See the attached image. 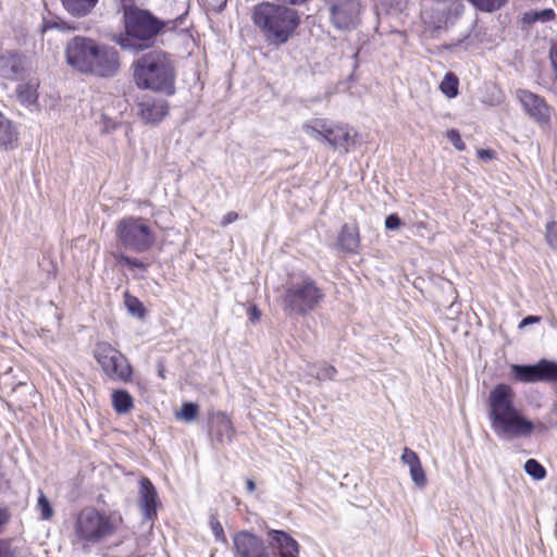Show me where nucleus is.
<instances>
[{
  "label": "nucleus",
  "mask_w": 557,
  "mask_h": 557,
  "mask_svg": "<svg viewBox=\"0 0 557 557\" xmlns=\"http://www.w3.org/2000/svg\"><path fill=\"white\" fill-rule=\"evenodd\" d=\"M268 535L272 546L278 550L280 557H298V543L288 533L270 530Z\"/></svg>",
  "instance_id": "nucleus-18"
},
{
  "label": "nucleus",
  "mask_w": 557,
  "mask_h": 557,
  "mask_svg": "<svg viewBox=\"0 0 557 557\" xmlns=\"http://www.w3.org/2000/svg\"><path fill=\"white\" fill-rule=\"evenodd\" d=\"M336 370L332 366H324L320 368L317 377L318 379H331L335 374Z\"/></svg>",
  "instance_id": "nucleus-41"
},
{
  "label": "nucleus",
  "mask_w": 557,
  "mask_h": 557,
  "mask_svg": "<svg viewBox=\"0 0 557 557\" xmlns=\"http://www.w3.org/2000/svg\"><path fill=\"white\" fill-rule=\"evenodd\" d=\"M410 471V478L417 487L423 488L426 485V475L424 469L422 468L421 462L416 467H413Z\"/></svg>",
  "instance_id": "nucleus-35"
},
{
  "label": "nucleus",
  "mask_w": 557,
  "mask_h": 557,
  "mask_svg": "<svg viewBox=\"0 0 557 557\" xmlns=\"http://www.w3.org/2000/svg\"><path fill=\"white\" fill-rule=\"evenodd\" d=\"M92 57L89 58L83 75H90L98 78H112L121 70V58L119 51L107 44L96 40Z\"/></svg>",
  "instance_id": "nucleus-8"
},
{
  "label": "nucleus",
  "mask_w": 557,
  "mask_h": 557,
  "mask_svg": "<svg viewBox=\"0 0 557 557\" xmlns=\"http://www.w3.org/2000/svg\"><path fill=\"white\" fill-rule=\"evenodd\" d=\"M458 84L456 75L447 73L441 82L440 89L447 98H455L458 95Z\"/></svg>",
  "instance_id": "nucleus-28"
},
{
  "label": "nucleus",
  "mask_w": 557,
  "mask_h": 557,
  "mask_svg": "<svg viewBox=\"0 0 557 557\" xmlns=\"http://www.w3.org/2000/svg\"><path fill=\"white\" fill-rule=\"evenodd\" d=\"M246 487H247L249 493H252L255 491V488H256V484H255V482L251 479H248L246 481Z\"/></svg>",
  "instance_id": "nucleus-48"
},
{
  "label": "nucleus",
  "mask_w": 557,
  "mask_h": 557,
  "mask_svg": "<svg viewBox=\"0 0 557 557\" xmlns=\"http://www.w3.org/2000/svg\"><path fill=\"white\" fill-rule=\"evenodd\" d=\"M249 320L255 323L260 320L261 312L256 306H251L248 310Z\"/></svg>",
  "instance_id": "nucleus-44"
},
{
  "label": "nucleus",
  "mask_w": 557,
  "mask_h": 557,
  "mask_svg": "<svg viewBox=\"0 0 557 557\" xmlns=\"http://www.w3.org/2000/svg\"><path fill=\"white\" fill-rule=\"evenodd\" d=\"M476 9L485 12H492L500 9L508 0H468Z\"/></svg>",
  "instance_id": "nucleus-32"
},
{
  "label": "nucleus",
  "mask_w": 557,
  "mask_h": 557,
  "mask_svg": "<svg viewBox=\"0 0 557 557\" xmlns=\"http://www.w3.org/2000/svg\"><path fill=\"white\" fill-rule=\"evenodd\" d=\"M49 29H57L59 32H70L75 30L76 27L73 23L65 22L60 17L44 18L41 32L46 33Z\"/></svg>",
  "instance_id": "nucleus-27"
},
{
  "label": "nucleus",
  "mask_w": 557,
  "mask_h": 557,
  "mask_svg": "<svg viewBox=\"0 0 557 557\" xmlns=\"http://www.w3.org/2000/svg\"><path fill=\"white\" fill-rule=\"evenodd\" d=\"M210 524H211L212 533L215 536V540L220 541L221 543H226L227 540H226L222 524L215 518H211Z\"/></svg>",
  "instance_id": "nucleus-38"
},
{
  "label": "nucleus",
  "mask_w": 557,
  "mask_h": 557,
  "mask_svg": "<svg viewBox=\"0 0 557 557\" xmlns=\"http://www.w3.org/2000/svg\"><path fill=\"white\" fill-rule=\"evenodd\" d=\"M516 98L522 106L524 112L540 126L548 127L552 117V108L546 100L528 90L519 88L516 90Z\"/></svg>",
  "instance_id": "nucleus-12"
},
{
  "label": "nucleus",
  "mask_w": 557,
  "mask_h": 557,
  "mask_svg": "<svg viewBox=\"0 0 557 557\" xmlns=\"http://www.w3.org/2000/svg\"><path fill=\"white\" fill-rule=\"evenodd\" d=\"M321 297V295L319 294L318 289L315 288V295H314V298H315V301Z\"/></svg>",
  "instance_id": "nucleus-50"
},
{
  "label": "nucleus",
  "mask_w": 557,
  "mask_h": 557,
  "mask_svg": "<svg viewBox=\"0 0 557 557\" xmlns=\"http://www.w3.org/2000/svg\"><path fill=\"white\" fill-rule=\"evenodd\" d=\"M112 406L119 414H124L131 411L134 400L127 391L117 389L112 393Z\"/></svg>",
  "instance_id": "nucleus-24"
},
{
  "label": "nucleus",
  "mask_w": 557,
  "mask_h": 557,
  "mask_svg": "<svg viewBox=\"0 0 557 557\" xmlns=\"http://www.w3.org/2000/svg\"><path fill=\"white\" fill-rule=\"evenodd\" d=\"M198 414V406L194 403H185L183 404L181 411L177 413V417L189 422L197 418Z\"/></svg>",
  "instance_id": "nucleus-33"
},
{
  "label": "nucleus",
  "mask_w": 557,
  "mask_h": 557,
  "mask_svg": "<svg viewBox=\"0 0 557 557\" xmlns=\"http://www.w3.org/2000/svg\"><path fill=\"white\" fill-rule=\"evenodd\" d=\"M515 393L509 385L498 384L490 393L487 416L494 433L503 440L528 437L534 430L546 432L550 425L533 423L513 405Z\"/></svg>",
  "instance_id": "nucleus-1"
},
{
  "label": "nucleus",
  "mask_w": 557,
  "mask_h": 557,
  "mask_svg": "<svg viewBox=\"0 0 557 557\" xmlns=\"http://www.w3.org/2000/svg\"><path fill=\"white\" fill-rule=\"evenodd\" d=\"M237 219H238V214H237V212H235V211H230V212H227V213L223 216V219H222V221H221V225H222V226H226V225H228V224H231V223L235 222Z\"/></svg>",
  "instance_id": "nucleus-42"
},
{
  "label": "nucleus",
  "mask_w": 557,
  "mask_h": 557,
  "mask_svg": "<svg viewBox=\"0 0 557 557\" xmlns=\"http://www.w3.org/2000/svg\"><path fill=\"white\" fill-rule=\"evenodd\" d=\"M546 239H547L548 245L554 250H557V223L556 222H549L546 225Z\"/></svg>",
  "instance_id": "nucleus-37"
},
{
  "label": "nucleus",
  "mask_w": 557,
  "mask_h": 557,
  "mask_svg": "<svg viewBox=\"0 0 557 557\" xmlns=\"http://www.w3.org/2000/svg\"><path fill=\"white\" fill-rule=\"evenodd\" d=\"M96 39L76 35L69 39L64 46L66 64L75 72L82 74L85 65L94 52Z\"/></svg>",
  "instance_id": "nucleus-10"
},
{
  "label": "nucleus",
  "mask_w": 557,
  "mask_h": 557,
  "mask_svg": "<svg viewBox=\"0 0 557 557\" xmlns=\"http://www.w3.org/2000/svg\"><path fill=\"white\" fill-rule=\"evenodd\" d=\"M251 21L265 42L270 46L280 47L294 36L299 26L300 16L295 9L263 1L253 7Z\"/></svg>",
  "instance_id": "nucleus-2"
},
{
  "label": "nucleus",
  "mask_w": 557,
  "mask_h": 557,
  "mask_svg": "<svg viewBox=\"0 0 557 557\" xmlns=\"http://www.w3.org/2000/svg\"><path fill=\"white\" fill-rule=\"evenodd\" d=\"M284 309L290 314H306L313 308V282L310 278L299 283H292L286 289Z\"/></svg>",
  "instance_id": "nucleus-9"
},
{
  "label": "nucleus",
  "mask_w": 557,
  "mask_h": 557,
  "mask_svg": "<svg viewBox=\"0 0 557 557\" xmlns=\"http://www.w3.org/2000/svg\"><path fill=\"white\" fill-rule=\"evenodd\" d=\"M24 71L22 57L18 54H7L0 58V73L7 79H16Z\"/></svg>",
  "instance_id": "nucleus-20"
},
{
  "label": "nucleus",
  "mask_w": 557,
  "mask_h": 557,
  "mask_svg": "<svg viewBox=\"0 0 557 557\" xmlns=\"http://www.w3.org/2000/svg\"><path fill=\"white\" fill-rule=\"evenodd\" d=\"M524 471L534 480H543L546 476L545 468L535 459L525 461Z\"/></svg>",
  "instance_id": "nucleus-31"
},
{
  "label": "nucleus",
  "mask_w": 557,
  "mask_h": 557,
  "mask_svg": "<svg viewBox=\"0 0 557 557\" xmlns=\"http://www.w3.org/2000/svg\"><path fill=\"white\" fill-rule=\"evenodd\" d=\"M139 505L144 517L152 520L157 517L158 494L148 478H141L139 481Z\"/></svg>",
  "instance_id": "nucleus-16"
},
{
  "label": "nucleus",
  "mask_w": 557,
  "mask_h": 557,
  "mask_svg": "<svg viewBox=\"0 0 557 557\" xmlns=\"http://www.w3.org/2000/svg\"><path fill=\"white\" fill-rule=\"evenodd\" d=\"M99 0H61L63 8L75 17H84L91 13Z\"/></svg>",
  "instance_id": "nucleus-23"
},
{
  "label": "nucleus",
  "mask_w": 557,
  "mask_h": 557,
  "mask_svg": "<svg viewBox=\"0 0 557 557\" xmlns=\"http://www.w3.org/2000/svg\"><path fill=\"white\" fill-rule=\"evenodd\" d=\"M116 243L124 250L144 253L156 243V233L148 222L138 216H125L115 226Z\"/></svg>",
  "instance_id": "nucleus-5"
},
{
  "label": "nucleus",
  "mask_w": 557,
  "mask_h": 557,
  "mask_svg": "<svg viewBox=\"0 0 557 557\" xmlns=\"http://www.w3.org/2000/svg\"><path fill=\"white\" fill-rule=\"evenodd\" d=\"M511 371L515 379L522 383L557 382V363L546 359L533 366L513 364Z\"/></svg>",
  "instance_id": "nucleus-13"
},
{
  "label": "nucleus",
  "mask_w": 557,
  "mask_h": 557,
  "mask_svg": "<svg viewBox=\"0 0 557 557\" xmlns=\"http://www.w3.org/2000/svg\"><path fill=\"white\" fill-rule=\"evenodd\" d=\"M134 82L140 89H150L171 96L175 92V69L169 54L162 50L144 53L133 63Z\"/></svg>",
  "instance_id": "nucleus-4"
},
{
  "label": "nucleus",
  "mask_w": 557,
  "mask_h": 557,
  "mask_svg": "<svg viewBox=\"0 0 557 557\" xmlns=\"http://www.w3.org/2000/svg\"><path fill=\"white\" fill-rule=\"evenodd\" d=\"M123 20L125 34L117 42L123 49L131 51H143L152 47L168 25L150 11L126 3H123Z\"/></svg>",
  "instance_id": "nucleus-3"
},
{
  "label": "nucleus",
  "mask_w": 557,
  "mask_h": 557,
  "mask_svg": "<svg viewBox=\"0 0 557 557\" xmlns=\"http://www.w3.org/2000/svg\"><path fill=\"white\" fill-rule=\"evenodd\" d=\"M400 226V219L396 213L389 214L385 219V227L389 231H395Z\"/></svg>",
  "instance_id": "nucleus-40"
},
{
  "label": "nucleus",
  "mask_w": 557,
  "mask_h": 557,
  "mask_svg": "<svg viewBox=\"0 0 557 557\" xmlns=\"http://www.w3.org/2000/svg\"><path fill=\"white\" fill-rule=\"evenodd\" d=\"M18 133L12 121L0 112V149L12 148L17 141Z\"/></svg>",
  "instance_id": "nucleus-22"
},
{
  "label": "nucleus",
  "mask_w": 557,
  "mask_h": 557,
  "mask_svg": "<svg viewBox=\"0 0 557 557\" xmlns=\"http://www.w3.org/2000/svg\"><path fill=\"white\" fill-rule=\"evenodd\" d=\"M139 114L146 123L160 122L169 111L168 102L163 99H154L152 97L144 98L139 103Z\"/></svg>",
  "instance_id": "nucleus-17"
},
{
  "label": "nucleus",
  "mask_w": 557,
  "mask_h": 557,
  "mask_svg": "<svg viewBox=\"0 0 557 557\" xmlns=\"http://www.w3.org/2000/svg\"><path fill=\"white\" fill-rule=\"evenodd\" d=\"M555 12L552 9H544L541 11L530 10L522 16L524 24H533L535 22H548L554 20Z\"/></svg>",
  "instance_id": "nucleus-26"
},
{
  "label": "nucleus",
  "mask_w": 557,
  "mask_h": 557,
  "mask_svg": "<svg viewBox=\"0 0 557 557\" xmlns=\"http://www.w3.org/2000/svg\"><path fill=\"white\" fill-rule=\"evenodd\" d=\"M235 557H272L264 541L249 532L238 531L233 535Z\"/></svg>",
  "instance_id": "nucleus-14"
},
{
  "label": "nucleus",
  "mask_w": 557,
  "mask_h": 557,
  "mask_svg": "<svg viewBox=\"0 0 557 557\" xmlns=\"http://www.w3.org/2000/svg\"><path fill=\"white\" fill-rule=\"evenodd\" d=\"M463 9V4L461 3H455V11L456 13H459Z\"/></svg>",
  "instance_id": "nucleus-49"
},
{
  "label": "nucleus",
  "mask_w": 557,
  "mask_h": 557,
  "mask_svg": "<svg viewBox=\"0 0 557 557\" xmlns=\"http://www.w3.org/2000/svg\"><path fill=\"white\" fill-rule=\"evenodd\" d=\"M123 2H125L126 0H122Z\"/></svg>",
  "instance_id": "nucleus-52"
},
{
  "label": "nucleus",
  "mask_w": 557,
  "mask_h": 557,
  "mask_svg": "<svg viewBox=\"0 0 557 557\" xmlns=\"http://www.w3.org/2000/svg\"><path fill=\"white\" fill-rule=\"evenodd\" d=\"M113 258L117 263L126 265L131 269H139L141 271H147L148 264L144 263L141 260L128 257L122 251H116L112 253Z\"/></svg>",
  "instance_id": "nucleus-30"
},
{
  "label": "nucleus",
  "mask_w": 557,
  "mask_h": 557,
  "mask_svg": "<svg viewBox=\"0 0 557 557\" xmlns=\"http://www.w3.org/2000/svg\"><path fill=\"white\" fill-rule=\"evenodd\" d=\"M94 356L110 380L123 383L132 380L133 368L127 358L111 344L106 342L97 343Z\"/></svg>",
  "instance_id": "nucleus-7"
},
{
  "label": "nucleus",
  "mask_w": 557,
  "mask_h": 557,
  "mask_svg": "<svg viewBox=\"0 0 557 557\" xmlns=\"http://www.w3.org/2000/svg\"><path fill=\"white\" fill-rule=\"evenodd\" d=\"M159 375H160L161 377H164V371H163L162 369H160V370H159Z\"/></svg>",
  "instance_id": "nucleus-51"
},
{
  "label": "nucleus",
  "mask_w": 557,
  "mask_h": 557,
  "mask_svg": "<svg viewBox=\"0 0 557 557\" xmlns=\"http://www.w3.org/2000/svg\"><path fill=\"white\" fill-rule=\"evenodd\" d=\"M10 517V512L7 508H0V533L3 527L9 522Z\"/></svg>",
  "instance_id": "nucleus-43"
},
{
  "label": "nucleus",
  "mask_w": 557,
  "mask_h": 557,
  "mask_svg": "<svg viewBox=\"0 0 557 557\" xmlns=\"http://www.w3.org/2000/svg\"><path fill=\"white\" fill-rule=\"evenodd\" d=\"M550 60L555 72V77L557 79V41L550 48Z\"/></svg>",
  "instance_id": "nucleus-45"
},
{
  "label": "nucleus",
  "mask_w": 557,
  "mask_h": 557,
  "mask_svg": "<svg viewBox=\"0 0 557 557\" xmlns=\"http://www.w3.org/2000/svg\"><path fill=\"white\" fill-rule=\"evenodd\" d=\"M400 459L405 465L409 467V470H411L413 467L417 468V466L421 462L417 453L407 447L404 449Z\"/></svg>",
  "instance_id": "nucleus-36"
},
{
  "label": "nucleus",
  "mask_w": 557,
  "mask_h": 557,
  "mask_svg": "<svg viewBox=\"0 0 557 557\" xmlns=\"http://www.w3.org/2000/svg\"><path fill=\"white\" fill-rule=\"evenodd\" d=\"M338 246L351 253H356L360 246L359 231L356 224L343 225L337 239Z\"/></svg>",
  "instance_id": "nucleus-19"
},
{
  "label": "nucleus",
  "mask_w": 557,
  "mask_h": 557,
  "mask_svg": "<svg viewBox=\"0 0 557 557\" xmlns=\"http://www.w3.org/2000/svg\"><path fill=\"white\" fill-rule=\"evenodd\" d=\"M124 305H125L127 311L129 312V314H132L133 317H137V318L145 317L146 310H145L141 301L137 297L132 296L129 293H125V295H124Z\"/></svg>",
  "instance_id": "nucleus-29"
},
{
  "label": "nucleus",
  "mask_w": 557,
  "mask_h": 557,
  "mask_svg": "<svg viewBox=\"0 0 557 557\" xmlns=\"http://www.w3.org/2000/svg\"><path fill=\"white\" fill-rule=\"evenodd\" d=\"M37 507L40 511L41 519L49 520L53 516V509L42 492L39 494Z\"/></svg>",
  "instance_id": "nucleus-34"
},
{
  "label": "nucleus",
  "mask_w": 557,
  "mask_h": 557,
  "mask_svg": "<svg viewBox=\"0 0 557 557\" xmlns=\"http://www.w3.org/2000/svg\"><path fill=\"white\" fill-rule=\"evenodd\" d=\"M16 95L21 103L30 106L37 99V85L30 82L20 84L16 88Z\"/></svg>",
  "instance_id": "nucleus-25"
},
{
  "label": "nucleus",
  "mask_w": 557,
  "mask_h": 557,
  "mask_svg": "<svg viewBox=\"0 0 557 557\" xmlns=\"http://www.w3.org/2000/svg\"><path fill=\"white\" fill-rule=\"evenodd\" d=\"M212 434L219 443H230L234 435L231 420L223 413H219L212 421Z\"/></svg>",
  "instance_id": "nucleus-21"
},
{
  "label": "nucleus",
  "mask_w": 557,
  "mask_h": 557,
  "mask_svg": "<svg viewBox=\"0 0 557 557\" xmlns=\"http://www.w3.org/2000/svg\"><path fill=\"white\" fill-rule=\"evenodd\" d=\"M335 27L347 29L356 25L361 11L360 0H326Z\"/></svg>",
  "instance_id": "nucleus-15"
},
{
  "label": "nucleus",
  "mask_w": 557,
  "mask_h": 557,
  "mask_svg": "<svg viewBox=\"0 0 557 557\" xmlns=\"http://www.w3.org/2000/svg\"><path fill=\"white\" fill-rule=\"evenodd\" d=\"M352 141L347 126L325 121L315 122V143L346 152Z\"/></svg>",
  "instance_id": "nucleus-11"
},
{
  "label": "nucleus",
  "mask_w": 557,
  "mask_h": 557,
  "mask_svg": "<svg viewBox=\"0 0 557 557\" xmlns=\"http://www.w3.org/2000/svg\"><path fill=\"white\" fill-rule=\"evenodd\" d=\"M541 321V318L537 317V315H528L525 317L521 322H520V325L519 327H524L527 325H530V324H533V323H539Z\"/></svg>",
  "instance_id": "nucleus-47"
},
{
  "label": "nucleus",
  "mask_w": 557,
  "mask_h": 557,
  "mask_svg": "<svg viewBox=\"0 0 557 557\" xmlns=\"http://www.w3.org/2000/svg\"><path fill=\"white\" fill-rule=\"evenodd\" d=\"M115 530V521L94 508L83 509L75 522L76 535L81 540L91 544L99 543L111 536Z\"/></svg>",
  "instance_id": "nucleus-6"
},
{
  "label": "nucleus",
  "mask_w": 557,
  "mask_h": 557,
  "mask_svg": "<svg viewBox=\"0 0 557 557\" xmlns=\"http://www.w3.org/2000/svg\"><path fill=\"white\" fill-rule=\"evenodd\" d=\"M478 157L482 160H492L495 158V152L491 149H479Z\"/></svg>",
  "instance_id": "nucleus-46"
},
{
  "label": "nucleus",
  "mask_w": 557,
  "mask_h": 557,
  "mask_svg": "<svg viewBox=\"0 0 557 557\" xmlns=\"http://www.w3.org/2000/svg\"><path fill=\"white\" fill-rule=\"evenodd\" d=\"M447 138L449 139V141L454 145V147L459 150V151H462L465 150L466 148V145L465 143L462 141L459 133L456 131V129H450L447 132Z\"/></svg>",
  "instance_id": "nucleus-39"
}]
</instances>
